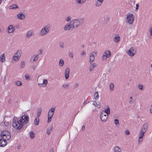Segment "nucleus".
Segmentation results:
<instances>
[{
    "mask_svg": "<svg viewBox=\"0 0 152 152\" xmlns=\"http://www.w3.org/2000/svg\"><path fill=\"white\" fill-rule=\"evenodd\" d=\"M55 109L53 107H52L49 110L48 114V120L47 122L49 123L51 121L52 118L54 115Z\"/></svg>",
    "mask_w": 152,
    "mask_h": 152,
    "instance_id": "nucleus-3",
    "label": "nucleus"
},
{
    "mask_svg": "<svg viewBox=\"0 0 152 152\" xmlns=\"http://www.w3.org/2000/svg\"><path fill=\"white\" fill-rule=\"evenodd\" d=\"M106 56L104 54V53L103 54V55L102 56V60H105L107 59V58H106Z\"/></svg>",
    "mask_w": 152,
    "mask_h": 152,
    "instance_id": "nucleus-42",
    "label": "nucleus"
},
{
    "mask_svg": "<svg viewBox=\"0 0 152 152\" xmlns=\"http://www.w3.org/2000/svg\"><path fill=\"white\" fill-rule=\"evenodd\" d=\"M41 111H42V110H41L40 111H38V112L37 113V116L38 117H39L40 116Z\"/></svg>",
    "mask_w": 152,
    "mask_h": 152,
    "instance_id": "nucleus-48",
    "label": "nucleus"
},
{
    "mask_svg": "<svg viewBox=\"0 0 152 152\" xmlns=\"http://www.w3.org/2000/svg\"><path fill=\"white\" fill-rule=\"evenodd\" d=\"M39 118L37 117H36L34 121L35 124L36 125H38L39 123Z\"/></svg>",
    "mask_w": 152,
    "mask_h": 152,
    "instance_id": "nucleus-31",
    "label": "nucleus"
},
{
    "mask_svg": "<svg viewBox=\"0 0 152 152\" xmlns=\"http://www.w3.org/2000/svg\"><path fill=\"white\" fill-rule=\"evenodd\" d=\"M108 115L107 114H106L103 113L101 112L100 113V118L102 121L105 122L107 119Z\"/></svg>",
    "mask_w": 152,
    "mask_h": 152,
    "instance_id": "nucleus-10",
    "label": "nucleus"
},
{
    "mask_svg": "<svg viewBox=\"0 0 152 152\" xmlns=\"http://www.w3.org/2000/svg\"><path fill=\"white\" fill-rule=\"evenodd\" d=\"M36 67L34 66H32V68L33 69H35L36 68Z\"/></svg>",
    "mask_w": 152,
    "mask_h": 152,
    "instance_id": "nucleus-62",
    "label": "nucleus"
},
{
    "mask_svg": "<svg viewBox=\"0 0 152 152\" xmlns=\"http://www.w3.org/2000/svg\"><path fill=\"white\" fill-rule=\"evenodd\" d=\"M110 90L111 91H113L114 89V85L113 83H111L110 85Z\"/></svg>",
    "mask_w": 152,
    "mask_h": 152,
    "instance_id": "nucleus-34",
    "label": "nucleus"
},
{
    "mask_svg": "<svg viewBox=\"0 0 152 152\" xmlns=\"http://www.w3.org/2000/svg\"><path fill=\"white\" fill-rule=\"evenodd\" d=\"M52 128L53 126H50L49 128H48L47 129V133L48 134H50V132L52 130Z\"/></svg>",
    "mask_w": 152,
    "mask_h": 152,
    "instance_id": "nucleus-26",
    "label": "nucleus"
},
{
    "mask_svg": "<svg viewBox=\"0 0 152 152\" xmlns=\"http://www.w3.org/2000/svg\"><path fill=\"white\" fill-rule=\"evenodd\" d=\"M86 54V53L84 51H83L81 54L82 56L85 55Z\"/></svg>",
    "mask_w": 152,
    "mask_h": 152,
    "instance_id": "nucleus-58",
    "label": "nucleus"
},
{
    "mask_svg": "<svg viewBox=\"0 0 152 152\" xmlns=\"http://www.w3.org/2000/svg\"><path fill=\"white\" fill-rule=\"evenodd\" d=\"M114 151L115 152H121V149L118 146H115L114 149Z\"/></svg>",
    "mask_w": 152,
    "mask_h": 152,
    "instance_id": "nucleus-23",
    "label": "nucleus"
},
{
    "mask_svg": "<svg viewBox=\"0 0 152 152\" xmlns=\"http://www.w3.org/2000/svg\"><path fill=\"white\" fill-rule=\"evenodd\" d=\"M94 99H95V100H96L97 99L99 98V95L98 92H96L95 93L94 95Z\"/></svg>",
    "mask_w": 152,
    "mask_h": 152,
    "instance_id": "nucleus-27",
    "label": "nucleus"
},
{
    "mask_svg": "<svg viewBox=\"0 0 152 152\" xmlns=\"http://www.w3.org/2000/svg\"><path fill=\"white\" fill-rule=\"evenodd\" d=\"M38 58V55L37 54H35L33 55L30 58V60L31 61L33 60V61H31V62L32 63L34 61H36Z\"/></svg>",
    "mask_w": 152,
    "mask_h": 152,
    "instance_id": "nucleus-15",
    "label": "nucleus"
},
{
    "mask_svg": "<svg viewBox=\"0 0 152 152\" xmlns=\"http://www.w3.org/2000/svg\"><path fill=\"white\" fill-rule=\"evenodd\" d=\"M115 123L116 125H119V122L118 120L116 119L114 120Z\"/></svg>",
    "mask_w": 152,
    "mask_h": 152,
    "instance_id": "nucleus-39",
    "label": "nucleus"
},
{
    "mask_svg": "<svg viewBox=\"0 0 152 152\" xmlns=\"http://www.w3.org/2000/svg\"><path fill=\"white\" fill-rule=\"evenodd\" d=\"M100 105H101L100 103L99 102H96V106L98 108L100 107Z\"/></svg>",
    "mask_w": 152,
    "mask_h": 152,
    "instance_id": "nucleus-41",
    "label": "nucleus"
},
{
    "mask_svg": "<svg viewBox=\"0 0 152 152\" xmlns=\"http://www.w3.org/2000/svg\"><path fill=\"white\" fill-rule=\"evenodd\" d=\"M97 53L92 52L90 53L89 62L91 64L95 59L94 56L96 55Z\"/></svg>",
    "mask_w": 152,
    "mask_h": 152,
    "instance_id": "nucleus-8",
    "label": "nucleus"
},
{
    "mask_svg": "<svg viewBox=\"0 0 152 152\" xmlns=\"http://www.w3.org/2000/svg\"><path fill=\"white\" fill-rule=\"evenodd\" d=\"M89 102H87V103H88ZM87 103V101L86 100L83 103V106H82L83 107Z\"/></svg>",
    "mask_w": 152,
    "mask_h": 152,
    "instance_id": "nucleus-55",
    "label": "nucleus"
},
{
    "mask_svg": "<svg viewBox=\"0 0 152 152\" xmlns=\"http://www.w3.org/2000/svg\"><path fill=\"white\" fill-rule=\"evenodd\" d=\"M20 58L15 55L12 57V59L15 61H18Z\"/></svg>",
    "mask_w": 152,
    "mask_h": 152,
    "instance_id": "nucleus-32",
    "label": "nucleus"
},
{
    "mask_svg": "<svg viewBox=\"0 0 152 152\" xmlns=\"http://www.w3.org/2000/svg\"><path fill=\"white\" fill-rule=\"evenodd\" d=\"M148 128V124L147 123L145 124L142 126V128L140 131V133L143 134H144L146 132Z\"/></svg>",
    "mask_w": 152,
    "mask_h": 152,
    "instance_id": "nucleus-9",
    "label": "nucleus"
},
{
    "mask_svg": "<svg viewBox=\"0 0 152 152\" xmlns=\"http://www.w3.org/2000/svg\"><path fill=\"white\" fill-rule=\"evenodd\" d=\"M150 112L152 114V103L151 106V108L149 109Z\"/></svg>",
    "mask_w": 152,
    "mask_h": 152,
    "instance_id": "nucleus-53",
    "label": "nucleus"
},
{
    "mask_svg": "<svg viewBox=\"0 0 152 152\" xmlns=\"http://www.w3.org/2000/svg\"><path fill=\"white\" fill-rule=\"evenodd\" d=\"M105 55L106 56V58L109 57L111 55V52L110 51L108 50H105L104 53Z\"/></svg>",
    "mask_w": 152,
    "mask_h": 152,
    "instance_id": "nucleus-18",
    "label": "nucleus"
},
{
    "mask_svg": "<svg viewBox=\"0 0 152 152\" xmlns=\"http://www.w3.org/2000/svg\"><path fill=\"white\" fill-rule=\"evenodd\" d=\"M7 142L5 140H3L1 138L0 139V146L4 147L7 144Z\"/></svg>",
    "mask_w": 152,
    "mask_h": 152,
    "instance_id": "nucleus-13",
    "label": "nucleus"
},
{
    "mask_svg": "<svg viewBox=\"0 0 152 152\" xmlns=\"http://www.w3.org/2000/svg\"><path fill=\"white\" fill-rule=\"evenodd\" d=\"M29 120L28 116L24 115L20 118L14 117L13 118L12 126L16 130H20Z\"/></svg>",
    "mask_w": 152,
    "mask_h": 152,
    "instance_id": "nucleus-1",
    "label": "nucleus"
},
{
    "mask_svg": "<svg viewBox=\"0 0 152 152\" xmlns=\"http://www.w3.org/2000/svg\"><path fill=\"white\" fill-rule=\"evenodd\" d=\"M48 81L47 80L44 79L43 80L42 84L44 85L43 87H45L48 83Z\"/></svg>",
    "mask_w": 152,
    "mask_h": 152,
    "instance_id": "nucleus-36",
    "label": "nucleus"
},
{
    "mask_svg": "<svg viewBox=\"0 0 152 152\" xmlns=\"http://www.w3.org/2000/svg\"><path fill=\"white\" fill-rule=\"evenodd\" d=\"M54 149L53 148H52L50 151V152H54Z\"/></svg>",
    "mask_w": 152,
    "mask_h": 152,
    "instance_id": "nucleus-61",
    "label": "nucleus"
},
{
    "mask_svg": "<svg viewBox=\"0 0 152 152\" xmlns=\"http://www.w3.org/2000/svg\"><path fill=\"white\" fill-rule=\"evenodd\" d=\"M129 102L130 104H132V103H133V102L132 100H130L129 101Z\"/></svg>",
    "mask_w": 152,
    "mask_h": 152,
    "instance_id": "nucleus-64",
    "label": "nucleus"
},
{
    "mask_svg": "<svg viewBox=\"0 0 152 152\" xmlns=\"http://www.w3.org/2000/svg\"><path fill=\"white\" fill-rule=\"evenodd\" d=\"M104 112L108 115L110 114V110L109 107H108L105 110Z\"/></svg>",
    "mask_w": 152,
    "mask_h": 152,
    "instance_id": "nucleus-29",
    "label": "nucleus"
},
{
    "mask_svg": "<svg viewBox=\"0 0 152 152\" xmlns=\"http://www.w3.org/2000/svg\"><path fill=\"white\" fill-rule=\"evenodd\" d=\"M64 62L63 60L62 59H60L59 61V65L61 66H62L64 65Z\"/></svg>",
    "mask_w": 152,
    "mask_h": 152,
    "instance_id": "nucleus-35",
    "label": "nucleus"
},
{
    "mask_svg": "<svg viewBox=\"0 0 152 152\" xmlns=\"http://www.w3.org/2000/svg\"><path fill=\"white\" fill-rule=\"evenodd\" d=\"M8 33L9 34L13 33L15 30V28L13 25H10L8 27Z\"/></svg>",
    "mask_w": 152,
    "mask_h": 152,
    "instance_id": "nucleus-12",
    "label": "nucleus"
},
{
    "mask_svg": "<svg viewBox=\"0 0 152 152\" xmlns=\"http://www.w3.org/2000/svg\"><path fill=\"white\" fill-rule=\"evenodd\" d=\"M3 138H2V139H3V140H7V138L6 137V136H5V137H3ZM1 138L2 139V138Z\"/></svg>",
    "mask_w": 152,
    "mask_h": 152,
    "instance_id": "nucleus-59",
    "label": "nucleus"
},
{
    "mask_svg": "<svg viewBox=\"0 0 152 152\" xmlns=\"http://www.w3.org/2000/svg\"><path fill=\"white\" fill-rule=\"evenodd\" d=\"M71 18L70 16H68L66 19V21L67 22H69L71 20Z\"/></svg>",
    "mask_w": 152,
    "mask_h": 152,
    "instance_id": "nucleus-44",
    "label": "nucleus"
},
{
    "mask_svg": "<svg viewBox=\"0 0 152 152\" xmlns=\"http://www.w3.org/2000/svg\"><path fill=\"white\" fill-rule=\"evenodd\" d=\"M85 126L84 125H83L82 126V131H84L85 129Z\"/></svg>",
    "mask_w": 152,
    "mask_h": 152,
    "instance_id": "nucleus-57",
    "label": "nucleus"
},
{
    "mask_svg": "<svg viewBox=\"0 0 152 152\" xmlns=\"http://www.w3.org/2000/svg\"><path fill=\"white\" fill-rule=\"evenodd\" d=\"M65 79L67 80L68 79L69 75V68H67L64 72Z\"/></svg>",
    "mask_w": 152,
    "mask_h": 152,
    "instance_id": "nucleus-14",
    "label": "nucleus"
},
{
    "mask_svg": "<svg viewBox=\"0 0 152 152\" xmlns=\"http://www.w3.org/2000/svg\"><path fill=\"white\" fill-rule=\"evenodd\" d=\"M125 133L126 134L129 135L130 134V132L129 130H126L125 132Z\"/></svg>",
    "mask_w": 152,
    "mask_h": 152,
    "instance_id": "nucleus-50",
    "label": "nucleus"
},
{
    "mask_svg": "<svg viewBox=\"0 0 152 152\" xmlns=\"http://www.w3.org/2000/svg\"><path fill=\"white\" fill-rule=\"evenodd\" d=\"M120 38L118 35H116V36L113 38V41L115 43L118 42L120 40Z\"/></svg>",
    "mask_w": 152,
    "mask_h": 152,
    "instance_id": "nucleus-19",
    "label": "nucleus"
},
{
    "mask_svg": "<svg viewBox=\"0 0 152 152\" xmlns=\"http://www.w3.org/2000/svg\"><path fill=\"white\" fill-rule=\"evenodd\" d=\"M5 61V55L4 53H3L0 56V61H1V62H3Z\"/></svg>",
    "mask_w": 152,
    "mask_h": 152,
    "instance_id": "nucleus-22",
    "label": "nucleus"
},
{
    "mask_svg": "<svg viewBox=\"0 0 152 152\" xmlns=\"http://www.w3.org/2000/svg\"><path fill=\"white\" fill-rule=\"evenodd\" d=\"M76 1L79 4H82L83 3L82 0H76Z\"/></svg>",
    "mask_w": 152,
    "mask_h": 152,
    "instance_id": "nucleus-47",
    "label": "nucleus"
},
{
    "mask_svg": "<svg viewBox=\"0 0 152 152\" xmlns=\"http://www.w3.org/2000/svg\"><path fill=\"white\" fill-rule=\"evenodd\" d=\"M136 10H138L139 8V5L138 4H136Z\"/></svg>",
    "mask_w": 152,
    "mask_h": 152,
    "instance_id": "nucleus-54",
    "label": "nucleus"
},
{
    "mask_svg": "<svg viewBox=\"0 0 152 152\" xmlns=\"http://www.w3.org/2000/svg\"><path fill=\"white\" fill-rule=\"evenodd\" d=\"M18 18L20 20H23L25 17V15L22 12H20L17 15Z\"/></svg>",
    "mask_w": 152,
    "mask_h": 152,
    "instance_id": "nucleus-16",
    "label": "nucleus"
},
{
    "mask_svg": "<svg viewBox=\"0 0 152 152\" xmlns=\"http://www.w3.org/2000/svg\"><path fill=\"white\" fill-rule=\"evenodd\" d=\"M74 28H72V24L71 23V21L69 22V24H66L64 28L65 30L66 31L68 30H72Z\"/></svg>",
    "mask_w": 152,
    "mask_h": 152,
    "instance_id": "nucleus-11",
    "label": "nucleus"
},
{
    "mask_svg": "<svg viewBox=\"0 0 152 152\" xmlns=\"http://www.w3.org/2000/svg\"><path fill=\"white\" fill-rule=\"evenodd\" d=\"M96 64L95 63H94L92 64H91L90 65V66L89 68V71L90 72H91V71H92L93 70V69L94 68V67L96 66Z\"/></svg>",
    "mask_w": 152,
    "mask_h": 152,
    "instance_id": "nucleus-21",
    "label": "nucleus"
},
{
    "mask_svg": "<svg viewBox=\"0 0 152 152\" xmlns=\"http://www.w3.org/2000/svg\"><path fill=\"white\" fill-rule=\"evenodd\" d=\"M134 17L133 14H130L127 15V22L129 24H132L133 23L134 21Z\"/></svg>",
    "mask_w": 152,
    "mask_h": 152,
    "instance_id": "nucleus-5",
    "label": "nucleus"
},
{
    "mask_svg": "<svg viewBox=\"0 0 152 152\" xmlns=\"http://www.w3.org/2000/svg\"><path fill=\"white\" fill-rule=\"evenodd\" d=\"M97 1L99 2L102 3L104 0H97Z\"/></svg>",
    "mask_w": 152,
    "mask_h": 152,
    "instance_id": "nucleus-60",
    "label": "nucleus"
},
{
    "mask_svg": "<svg viewBox=\"0 0 152 152\" xmlns=\"http://www.w3.org/2000/svg\"><path fill=\"white\" fill-rule=\"evenodd\" d=\"M38 85L39 86L41 87V86H42V83H38Z\"/></svg>",
    "mask_w": 152,
    "mask_h": 152,
    "instance_id": "nucleus-63",
    "label": "nucleus"
},
{
    "mask_svg": "<svg viewBox=\"0 0 152 152\" xmlns=\"http://www.w3.org/2000/svg\"><path fill=\"white\" fill-rule=\"evenodd\" d=\"M84 19L83 17L75 19L71 21L72 24V28H76L82 25L84 22Z\"/></svg>",
    "mask_w": 152,
    "mask_h": 152,
    "instance_id": "nucleus-2",
    "label": "nucleus"
},
{
    "mask_svg": "<svg viewBox=\"0 0 152 152\" xmlns=\"http://www.w3.org/2000/svg\"><path fill=\"white\" fill-rule=\"evenodd\" d=\"M49 30L48 26H45L42 28L39 33V35L41 36H44L47 33H48Z\"/></svg>",
    "mask_w": 152,
    "mask_h": 152,
    "instance_id": "nucleus-7",
    "label": "nucleus"
},
{
    "mask_svg": "<svg viewBox=\"0 0 152 152\" xmlns=\"http://www.w3.org/2000/svg\"><path fill=\"white\" fill-rule=\"evenodd\" d=\"M126 53L130 56H133L136 53V50L134 47H132L127 51Z\"/></svg>",
    "mask_w": 152,
    "mask_h": 152,
    "instance_id": "nucleus-6",
    "label": "nucleus"
},
{
    "mask_svg": "<svg viewBox=\"0 0 152 152\" xmlns=\"http://www.w3.org/2000/svg\"><path fill=\"white\" fill-rule=\"evenodd\" d=\"M68 55L71 58H72L73 57V53L71 52H69Z\"/></svg>",
    "mask_w": 152,
    "mask_h": 152,
    "instance_id": "nucleus-46",
    "label": "nucleus"
},
{
    "mask_svg": "<svg viewBox=\"0 0 152 152\" xmlns=\"http://www.w3.org/2000/svg\"><path fill=\"white\" fill-rule=\"evenodd\" d=\"M102 3L100 2H98L97 1L96 4V5L97 7H99L101 6L102 4Z\"/></svg>",
    "mask_w": 152,
    "mask_h": 152,
    "instance_id": "nucleus-40",
    "label": "nucleus"
},
{
    "mask_svg": "<svg viewBox=\"0 0 152 152\" xmlns=\"http://www.w3.org/2000/svg\"><path fill=\"white\" fill-rule=\"evenodd\" d=\"M29 135L31 138L33 139L35 137V134L33 132L31 131L29 133Z\"/></svg>",
    "mask_w": 152,
    "mask_h": 152,
    "instance_id": "nucleus-30",
    "label": "nucleus"
},
{
    "mask_svg": "<svg viewBox=\"0 0 152 152\" xmlns=\"http://www.w3.org/2000/svg\"><path fill=\"white\" fill-rule=\"evenodd\" d=\"M25 78L26 79H29V75L28 74L26 75H25Z\"/></svg>",
    "mask_w": 152,
    "mask_h": 152,
    "instance_id": "nucleus-51",
    "label": "nucleus"
},
{
    "mask_svg": "<svg viewBox=\"0 0 152 152\" xmlns=\"http://www.w3.org/2000/svg\"><path fill=\"white\" fill-rule=\"evenodd\" d=\"M18 8V6L16 4H13L10 7V9H15Z\"/></svg>",
    "mask_w": 152,
    "mask_h": 152,
    "instance_id": "nucleus-25",
    "label": "nucleus"
},
{
    "mask_svg": "<svg viewBox=\"0 0 152 152\" xmlns=\"http://www.w3.org/2000/svg\"><path fill=\"white\" fill-rule=\"evenodd\" d=\"M69 85L68 84H64L62 85V87L64 88L67 89L69 88Z\"/></svg>",
    "mask_w": 152,
    "mask_h": 152,
    "instance_id": "nucleus-28",
    "label": "nucleus"
},
{
    "mask_svg": "<svg viewBox=\"0 0 152 152\" xmlns=\"http://www.w3.org/2000/svg\"><path fill=\"white\" fill-rule=\"evenodd\" d=\"M15 83L16 85L18 86H20L22 84L21 82L20 81L18 80L16 81L15 82Z\"/></svg>",
    "mask_w": 152,
    "mask_h": 152,
    "instance_id": "nucleus-33",
    "label": "nucleus"
},
{
    "mask_svg": "<svg viewBox=\"0 0 152 152\" xmlns=\"http://www.w3.org/2000/svg\"><path fill=\"white\" fill-rule=\"evenodd\" d=\"M64 43L62 42H60L59 43V45L61 48H63L64 47Z\"/></svg>",
    "mask_w": 152,
    "mask_h": 152,
    "instance_id": "nucleus-43",
    "label": "nucleus"
},
{
    "mask_svg": "<svg viewBox=\"0 0 152 152\" xmlns=\"http://www.w3.org/2000/svg\"><path fill=\"white\" fill-rule=\"evenodd\" d=\"M22 53V52L21 50H18L16 53L15 55L18 58H20V56Z\"/></svg>",
    "mask_w": 152,
    "mask_h": 152,
    "instance_id": "nucleus-20",
    "label": "nucleus"
},
{
    "mask_svg": "<svg viewBox=\"0 0 152 152\" xmlns=\"http://www.w3.org/2000/svg\"><path fill=\"white\" fill-rule=\"evenodd\" d=\"M25 66V63L23 61H22L21 62V64L20 66V68H23Z\"/></svg>",
    "mask_w": 152,
    "mask_h": 152,
    "instance_id": "nucleus-37",
    "label": "nucleus"
},
{
    "mask_svg": "<svg viewBox=\"0 0 152 152\" xmlns=\"http://www.w3.org/2000/svg\"><path fill=\"white\" fill-rule=\"evenodd\" d=\"M144 134H142L140 133L138 140V142L139 144L140 143V142H141L142 140V137L143 136H144Z\"/></svg>",
    "mask_w": 152,
    "mask_h": 152,
    "instance_id": "nucleus-24",
    "label": "nucleus"
},
{
    "mask_svg": "<svg viewBox=\"0 0 152 152\" xmlns=\"http://www.w3.org/2000/svg\"><path fill=\"white\" fill-rule=\"evenodd\" d=\"M143 86L142 85L139 84L138 85V88L140 90H143Z\"/></svg>",
    "mask_w": 152,
    "mask_h": 152,
    "instance_id": "nucleus-38",
    "label": "nucleus"
},
{
    "mask_svg": "<svg viewBox=\"0 0 152 152\" xmlns=\"http://www.w3.org/2000/svg\"><path fill=\"white\" fill-rule=\"evenodd\" d=\"M149 31H150V35L152 36V27L150 29Z\"/></svg>",
    "mask_w": 152,
    "mask_h": 152,
    "instance_id": "nucleus-56",
    "label": "nucleus"
},
{
    "mask_svg": "<svg viewBox=\"0 0 152 152\" xmlns=\"http://www.w3.org/2000/svg\"><path fill=\"white\" fill-rule=\"evenodd\" d=\"M78 86H79V84L78 83H76L74 86L73 88L74 89L75 88L77 87Z\"/></svg>",
    "mask_w": 152,
    "mask_h": 152,
    "instance_id": "nucleus-52",
    "label": "nucleus"
},
{
    "mask_svg": "<svg viewBox=\"0 0 152 152\" xmlns=\"http://www.w3.org/2000/svg\"><path fill=\"white\" fill-rule=\"evenodd\" d=\"M33 31L31 30L28 31L27 34L26 35V37L27 38L30 37L33 35Z\"/></svg>",
    "mask_w": 152,
    "mask_h": 152,
    "instance_id": "nucleus-17",
    "label": "nucleus"
},
{
    "mask_svg": "<svg viewBox=\"0 0 152 152\" xmlns=\"http://www.w3.org/2000/svg\"><path fill=\"white\" fill-rule=\"evenodd\" d=\"M43 53V51L42 50L39 49L38 51V53L39 55H41Z\"/></svg>",
    "mask_w": 152,
    "mask_h": 152,
    "instance_id": "nucleus-45",
    "label": "nucleus"
},
{
    "mask_svg": "<svg viewBox=\"0 0 152 152\" xmlns=\"http://www.w3.org/2000/svg\"><path fill=\"white\" fill-rule=\"evenodd\" d=\"M4 124L5 126H7L9 125V123L8 122H4Z\"/></svg>",
    "mask_w": 152,
    "mask_h": 152,
    "instance_id": "nucleus-49",
    "label": "nucleus"
},
{
    "mask_svg": "<svg viewBox=\"0 0 152 152\" xmlns=\"http://www.w3.org/2000/svg\"><path fill=\"white\" fill-rule=\"evenodd\" d=\"M0 136L2 138H4L3 137L6 136L7 138V140H9L11 138V134L9 131L7 130H4L1 132Z\"/></svg>",
    "mask_w": 152,
    "mask_h": 152,
    "instance_id": "nucleus-4",
    "label": "nucleus"
}]
</instances>
